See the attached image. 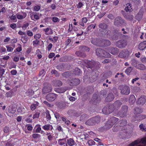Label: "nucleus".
Here are the masks:
<instances>
[{
	"mask_svg": "<svg viewBox=\"0 0 146 146\" xmlns=\"http://www.w3.org/2000/svg\"><path fill=\"white\" fill-rule=\"evenodd\" d=\"M118 120V119L114 117H112L109 119L104 126L106 130L108 129L115 123Z\"/></svg>",
	"mask_w": 146,
	"mask_h": 146,
	"instance_id": "obj_1",
	"label": "nucleus"
},
{
	"mask_svg": "<svg viewBox=\"0 0 146 146\" xmlns=\"http://www.w3.org/2000/svg\"><path fill=\"white\" fill-rule=\"evenodd\" d=\"M100 121V117L99 116H97L87 120L86 122L85 123L86 125H95L96 123H99Z\"/></svg>",
	"mask_w": 146,
	"mask_h": 146,
	"instance_id": "obj_2",
	"label": "nucleus"
},
{
	"mask_svg": "<svg viewBox=\"0 0 146 146\" xmlns=\"http://www.w3.org/2000/svg\"><path fill=\"white\" fill-rule=\"evenodd\" d=\"M96 50V54L98 56H104L106 57H110V54L109 53L101 48H97Z\"/></svg>",
	"mask_w": 146,
	"mask_h": 146,
	"instance_id": "obj_3",
	"label": "nucleus"
},
{
	"mask_svg": "<svg viewBox=\"0 0 146 146\" xmlns=\"http://www.w3.org/2000/svg\"><path fill=\"white\" fill-rule=\"evenodd\" d=\"M114 106L113 105H110L108 108L105 107L102 109L103 113L105 114H108L113 112Z\"/></svg>",
	"mask_w": 146,
	"mask_h": 146,
	"instance_id": "obj_4",
	"label": "nucleus"
},
{
	"mask_svg": "<svg viewBox=\"0 0 146 146\" xmlns=\"http://www.w3.org/2000/svg\"><path fill=\"white\" fill-rule=\"evenodd\" d=\"M119 89L121 91V93L123 94L128 95L130 93L129 88L127 86L121 85L119 86Z\"/></svg>",
	"mask_w": 146,
	"mask_h": 146,
	"instance_id": "obj_5",
	"label": "nucleus"
},
{
	"mask_svg": "<svg viewBox=\"0 0 146 146\" xmlns=\"http://www.w3.org/2000/svg\"><path fill=\"white\" fill-rule=\"evenodd\" d=\"M52 90V88L50 84L46 83L44 84V86L42 89L43 94H46L50 92Z\"/></svg>",
	"mask_w": 146,
	"mask_h": 146,
	"instance_id": "obj_6",
	"label": "nucleus"
},
{
	"mask_svg": "<svg viewBox=\"0 0 146 146\" xmlns=\"http://www.w3.org/2000/svg\"><path fill=\"white\" fill-rule=\"evenodd\" d=\"M128 111V107L127 106H122L121 111L119 113L117 112L116 114H119L121 116V117H123L125 116Z\"/></svg>",
	"mask_w": 146,
	"mask_h": 146,
	"instance_id": "obj_7",
	"label": "nucleus"
},
{
	"mask_svg": "<svg viewBox=\"0 0 146 146\" xmlns=\"http://www.w3.org/2000/svg\"><path fill=\"white\" fill-rule=\"evenodd\" d=\"M123 23V20L120 17H116L115 19L114 25L116 26L122 25Z\"/></svg>",
	"mask_w": 146,
	"mask_h": 146,
	"instance_id": "obj_8",
	"label": "nucleus"
},
{
	"mask_svg": "<svg viewBox=\"0 0 146 146\" xmlns=\"http://www.w3.org/2000/svg\"><path fill=\"white\" fill-rule=\"evenodd\" d=\"M105 35L107 37L111 38L113 40H117L118 37L117 36L115 35V36H112L111 35V33L109 30H106L104 32Z\"/></svg>",
	"mask_w": 146,
	"mask_h": 146,
	"instance_id": "obj_9",
	"label": "nucleus"
},
{
	"mask_svg": "<svg viewBox=\"0 0 146 146\" xmlns=\"http://www.w3.org/2000/svg\"><path fill=\"white\" fill-rule=\"evenodd\" d=\"M56 97V94L54 93H50L47 94L46 97V100L49 101L54 100Z\"/></svg>",
	"mask_w": 146,
	"mask_h": 146,
	"instance_id": "obj_10",
	"label": "nucleus"
},
{
	"mask_svg": "<svg viewBox=\"0 0 146 146\" xmlns=\"http://www.w3.org/2000/svg\"><path fill=\"white\" fill-rule=\"evenodd\" d=\"M112 105L114 106L113 111V112L115 113V114H116V113H117L118 109L121 105V103L119 101H117L115 102L114 104H112Z\"/></svg>",
	"mask_w": 146,
	"mask_h": 146,
	"instance_id": "obj_11",
	"label": "nucleus"
},
{
	"mask_svg": "<svg viewBox=\"0 0 146 146\" xmlns=\"http://www.w3.org/2000/svg\"><path fill=\"white\" fill-rule=\"evenodd\" d=\"M117 46L120 48H123L126 45V42L123 40H121L118 41L116 43Z\"/></svg>",
	"mask_w": 146,
	"mask_h": 146,
	"instance_id": "obj_12",
	"label": "nucleus"
},
{
	"mask_svg": "<svg viewBox=\"0 0 146 146\" xmlns=\"http://www.w3.org/2000/svg\"><path fill=\"white\" fill-rule=\"evenodd\" d=\"M102 41L99 39H97L96 38L92 39L91 41L92 43L94 45L101 46L102 45V44H101Z\"/></svg>",
	"mask_w": 146,
	"mask_h": 146,
	"instance_id": "obj_13",
	"label": "nucleus"
},
{
	"mask_svg": "<svg viewBox=\"0 0 146 146\" xmlns=\"http://www.w3.org/2000/svg\"><path fill=\"white\" fill-rule=\"evenodd\" d=\"M58 143L61 146H68L66 138L59 139L58 140Z\"/></svg>",
	"mask_w": 146,
	"mask_h": 146,
	"instance_id": "obj_14",
	"label": "nucleus"
},
{
	"mask_svg": "<svg viewBox=\"0 0 146 146\" xmlns=\"http://www.w3.org/2000/svg\"><path fill=\"white\" fill-rule=\"evenodd\" d=\"M146 102L145 98L142 96L139 98L137 101V103L138 104L142 105L144 104Z\"/></svg>",
	"mask_w": 146,
	"mask_h": 146,
	"instance_id": "obj_15",
	"label": "nucleus"
},
{
	"mask_svg": "<svg viewBox=\"0 0 146 146\" xmlns=\"http://www.w3.org/2000/svg\"><path fill=\"white\" fill-rule=\"evenodd\" d=\"M143 111V110L142 108L139 107H137L134 109L133 112L134 114L137 115L141 113Z\"/></svg>",
	"mask_w": 146,
	"mask_h": 146,
	"instance_id": "obj_16",
	"label": "nucleus"
},
{
	"mask_svg": "<svg viewBox=\"0 0 146 146\" xmlns=\"http://www.w3.org/2000/svg\"><path fill=\"white\" fill-rule=\"evenodd\" d=\"M138 47L141 50H143L146 48V41L141 42L139 45Z\"/></svg>",
	"mask_w": 146,
	"mask_h": 146,
	"instance_id": "obj_17",
	"label": "nucleus"
},
{
	"mask_svg": "<svg viewBox=\"0 0 146 146\" xmlns=\"http://www.w3.org/2000/svg\"><path fill=\"white\" fill-rule=\"evenodd\" d=\"M42 129L46 131L51 130L53 129V127L51 125L47 124L45 125L42 127Z\"/></svg>",
	"mask_w": 146,
	"mask_h": 146,
	"instance_id": "obj_18",
	"label": "nucleus"
},
{
	"mask_svg": "<svg viewBox=\"0 0 146 146\" xmlns=\"http://www.w3.org/2000/svg\"><path fill=\"white\" fill-rule=\"evenodd\" d=\"M17 18L19 20H21L25 18L27 16L25 13H23L22 15L17 14L16 15Z\"/></svg>",
	"mask_w": 146,
	"mask_h": 146,
	"instance_id": "obj_19",
	"label": "nucleus"
},
{
	"mask_svg": "<svg viewBox=\"0 0 146 146\" xmlns=\"http://www.w3.org/2000/svg\"><path fill=\"white\" fill-rule=\"evenodd\" d=\"M43 30L45 32V34L47 35H51L53 33L52 30L51 29L48 28L43 29Z\"/></svg>",
	"mask_w": 146,
	"mask_h": 146,
	"instance_id": "obj_20",
	"label": "nucleus"
},
{
	"mask_svg": "<svg viewBox=\"0 0 146 146\" xmlns=\"http://www.w3.org/2000/svg\"><path fill=\"white\" fill-rule=\"evenodd\" d=\"M67 90V89H66V88H56L55 89V91L56 92L59 93H61L64 92Z\"/></svg>",
	"mask_w": 146,
	"mask_h": 146,
	"instance_id": "obj_21",
	"label": "nucleus"
},
{
	"mask_svg": "<svg viewBox=\"0 0 146 146\" xmlns=\"http://www.w3.org/2000/svg\"><path fill=\"white\" fill-rule=\"evenodd\" d=\"M53 85L55 86H59L62 85V83L59 80H54L53 81Z\"/></svg>",
	"mask_w": 146,
	"mask_h": 146,
	"instance_id": "obj_22",
	"label": "nucleus"
},
{
	"mask_svg": "<svg viewBox=\"0 0 146 146\" xmlns=\"http://www.w3.org/2000/svg\"><path fill=\"white\" fill-rule=\"evenodd\" d=\"M109 52L113 54H116L118 52L117 48H112L109 49Z\"/></svg>",
	"mask_w": 146,
	"mask_h": 146,
	"instance_id": "obj_23",
	"label": "nucleus"
},
{
	"mask_svg": "<svg viewBox=\"0 0 146 146\" xmlns=\"http://www.w3.org/2000/svg\"><path fill=\"white\" fill-rule=\"evenodd\" d=\"M136 68L142 70H145L146 69V67L142 64H138L137 66H136Z\"/></svg>",
	"mask_w": 146,
	"mask_h": 146,
	"instance_id": "obj_24",
	"label": "nucleus"
},
{
	"mask_svg": "<svg viewBox=\"0 0 146 146\" xmlns=\"http://www.w3.org/2000/svg\"><path fill=\"white\" fill-rule=\"evenodd\" d=\"M74 141L72 138H70L66 141L67 144H68L70 146H73L74 144Z\"/></svg>",
	"mask_w": 146,
	"mask_h": 146,
	"instance_id": "obj_25",
	"label": "nucleus"
},
{
	"mask_svg": "<svg viewBox=\"0 0 146 146\" xmlns=\"http://www.w3.org/2000/svg\"><path fill=\"white\" fill-rule=\"evenodd\" d=\"M102 42L101 43L102 44L103 46H109L110 44V41L108 40H103L102 41H101Z\"/></svg>",
	"mask_w": 146,
	"mask_h": 146,
	"instance_id": "obj_26",
	"label": "nucleus"
},
{
	"mask_svg": "<svg viewBox=\"0 0 146 146\" xmlns=\"http://www.w3.org/2000/svg\"><path fill=\"white\" fill-rule=\"evenodd\" d=\"M99 27L100 28L102 29V30H104L103 31H105L107 28V25L105 23H102L99 25Z\"/></svg>",
	"mask_w": 146,
	"mask_h": 146,
	"instance_id": "obj_27",
	"label": "nucleus"
},
{
	"mask_svg": "<svg viewBox=\"0 0 146 146\" xmlns=\"http://www.w3.org/2000/svg\"><path fill=\"white\" fill-rule=\"evenodd\" d=\"M131 4L130 3H128L126 4V6L125 8V10L126 12H130L132 10L131 7Z\"/></svg>",
	"mask_w": 146,
	"mask_h": 146,
	"instance_id": "obj_28",
	"label": "nucleus"
},
{
	"mask_svg": "<svg viewBox=\"0 0 146 146\" xmlns=\"http://www.w3.org/2000/svg\"><path fill=\"white\" fill-rule=\"evenodd\" d=\"M60 118L63 121L65 122V123L67 125H69L70 124V121L69 120H67V119L66 117H61Z\"/></svg>",
	"mask_w": 146,
	"mask_h": 146,
	"instance_id": "obj_29",
	"label": "nucleus"
},
{
	"mask_svg": "<svg viewBox=\"0 0 146 146\" xmlns=\"http://www.w3.org/2000/svg\"><path fill=\"white\" fill-rule=\"evenodd\" d=\"M82 62H84V63L85 64H84L83 62L82 63V64L85 65L86 64L88 65L89 66L91 67L92 66V62L88 60H82Z\"/></svg>",
	"mask_w": 146,
	"mask_h": 146,
	"instance_id": "obj_30",
	"label": "nucleus"
},
{
	"mask_svg": "<svg viewBox=\"0 0 146 146\" xmlns=\"http://www.w3.org/2000/svg\"><path fill=\"white\" fill-rule=\"evenodd\" d=\"M114 96L112 93L109 94L106 98L107 100L109 101H112L114 99Z\"/></svg>",
	"mask_w": 146,
	"mask_h": 146,
	"instance_id": "obj_31",
	"label": "nucleus"
},
{
	"mask_svg": "<svg viewBox=\"0 0 146 146\" xmlns=\"http://www.w3.org/2000/svg\"><path fill=\"white\" fill-rule=\"evenodd\" d=\"M30 17L31 19L33 21H35V19L37 20L39 19L38 16L35 14L30 15Z\"/></svg>",
	"mask_w": 146,
	"mask_h": 146,
	"instance_id": "obj_32",
	"label": "nucleus"
},
{
	"mask_svg": "<svg viewBox=\"0 0 146 146\" xmlns=\"http://www.w3.org/2000/svg\"><path fill=\"white\" fill-rule=\"evenodd\" d=\"M38 103L37 102H35L34 104L31 105V110L33 111L35 110L36 108V107L38 106Z\"/></svg>",
	"mask_w": 146,
	"mask_h": 146,
	"instance_id": "obj_33",
	"label": "nucleus"
},
{
	"mask_svg": "<svg viewBox=\"0 0 146 146\" xmlns=\"http://www.w3.org/2000/svg\"><path fill=\"white\" fill-rule=\"evenodd\" d=\"M136 99L133 95L130 96L129 98V102L130 103H133L135 102Z\"/></svg>",
	"mask_w": 146,
	"mask_h": 146,
	"instance_id": "obj_34",
	"label": "nucleus"
},
{
	"mask_svg": "<svg viewBox=\"0 0 146 146\" xmlns=\"http://www.w3.org/2000/svg\"><path fill=\"white\" fill-rule=\"evenodd\" d=\"M35 128H36V129L35 130V132L36 133H39L40 132V131H41V129L40 127V125H36L35 126Z\"/></svg>",
	"mask_w": 146,
	"mask_h": 146,
	"instance_id": "obj_35",
	"label": "nucleus"
},
{
	"mask_svg": "<svg viewBox=\"0 0 146 146\" xmlns=\"http://www.w3.org/2000/svg\"><path fill=\"white\" fill-rule=\"evenodd\" d=\"M119 56L120 58H124L127 56V54L125 52H121L119 54Z\"/></svg>",
	"mask_w": 146,
	"mask_h": 146,
	"instance_id": "obj_36",
	"label": "nucleus"
},
{
	"mask_svg": "<svg viewBox=\"0 0 146 146\" xmlns=\"http://www.w3.org/2000/svg\"><path fill=\"white\" fill-rule=\"evenodd\" d=\"M58 37L57 36H55L53 38L50 37L49 38V40L52 42H56L58 40Z\"/></svg>",
	"mask_w": 146,
	"mask_h": 146,
	"instance_id": "obj_37",
	"label": "nucleus"
},
{
	"mask_svg": "<svg viewBox=\"0 0 146 146\" xmlns=\"http://www.w3.org/2000/svg\"><path fill=\"white\" fill-rule=\"evenodd\" d=\"M76 54L78 56L80 57H85V55L84 53L81 52L80 51H78L76 52Z\"/></svg>",
	"mask_w": 146,
	"mask_h": 146,
	"instance_id": "obj_38",
	"label": "nucleus"
},
{
	"mask_svg": "<svg viewBox=\"0 0 146 146\" xmlns=\"http://www.w3.org/2000/svg\"><path fill=\"white\" fill-rule=\"evenodd\" d=\"M17 111L19 113H23L25 111V109L22 107L19 108H18Z\"/></svg>",
	"mask_w": 146,
	"mask_h": 146,
	"instance_id": "obj_39",
	"label": "nucleus"
},
{
	"mask_svg": "<svg viewBox=\"0 0 146 146\" xmlns=\"http://www.w3.org/2000/svg\"><path fill=\"white\" fill-rule=\"evenodd\" d=\"M132 70L133 68L131 67H129L126 69L125 72L127 74L129 75Z\"/></svg>",
	"mask_w": 146,
	"mask_h": 146,
	"instance_id": "obj_40",
	"label": "nucleus"
},
{
	"mask_svg": "<svg viewBox=\"0 0 146 146\" xmlns=\"http://www.w3.org/2000/svg\"><path fill=\"white\" fill-rule=\"evenodd\" d=\"M36 54L38 59H40L42 57V56L41 54V52L39 49H37L36 50Z\"/></svg>",
	"mask_w": 146,
	"mask_h": 146,
	"instance_id": "obj_41",
	"label": "nucleus"
},
{
	"mask_svg": "<svg viewBox=\"0 0 146 146\" xmlns=\"http://www.w3.org/2000/svg\"><path fill=\"white\" fill-rule=\"evenodd\" d=\"M72 81L74 82L75 86L78 84L80 83V80L78 79H73V80H72Z\"/></svg>",
	"mask_w": 146,
	"mask_h": 146,
	"instance_id": "obj_42",
	"label": "nucleus"
},
{
	"mask_svg": "<svg viewBox=\"0 0 146 146\" xmlns=\"http://www.w3.org/2000/svg\"><path fill=\"white\" fill-rule=\"evenodd\" d=\"M81 73V70L80 69H78V68H76L74 72V74L76 75H79Z\"/></svg>",
	"mask_w": 146,
	"mask_h": 146,
	"instance_id": "obj_43",
	"label": "nucleus"
},
{
	"mask_svg": "<svg viewBox=\"0 0 146 146\" xmlns=\"http://www.w3.org/2000/svg\"><path fill=\"white\" fill-rule=\"evenodd\" d=\"M40 136V135L38 133L33 134L32 135V137L35 139L39 138Z\"/></svg>",
	"mask_w": 146,
	"mask_h": 146,
	"instance_id": "obj_44",
	"label": "nucleus"
},
{
	"mask_svg": "<svg viewBox=\"0 0 146 146\" xmlns=\"http://www.w3.org/2000/svg\"><path fill=\"white\" fill-rule=\"evenodd\" d=\"M39 42L40 41L39 40H37V39L36 40L33 41V45L34 46H37L38 45Z\"/></svg>",
	"mask_w": 146,
	"mask_h": 146,
	"instance_id": "obj_45",
	"label": "nucleus"
},
{
	"mask_svg": "<svg viewBox=\"0 0 146 146\" xmlns=\"http://www.w3.org/2000/svg\"><path fill=\"white\" fill-rule=\"evenodd\" d=\"M52 21L54 23L58 22L60 21V19L56 17H53L52 18Z\"/></svg>",
	"mask_w": 146,
	"mask_h": 146,
	"instance_id": "obj_46",
	"label": "nucleus"
},
{
	"mask_svg": "<svg viewBox=\"0 0 146 146\" xmlns=\"http://www.w3.org/2000/svg\"><path fill=\"white\" fill-rule=\"evenodd\" d=\"M51 73L52 74H54L56 77H58L59 76V74L55 70H52L51 72Z\"/></svg>",
	"mask_w": 146,
	"mask_h": 146,
	"instance_id": "obj_47",
	"label": "nucleus"
},
{
	"mask_svg": "<svg viewBox=\"0 0 146 146\" xmlns=\"http://www.w3.org/2000/svg\"><path fill=\"white\" fill-rule=\"evenodd\" d=\"M131 64L132 65L136 67V66H137V61L134 59L132 60Z\"/></svg>",
	"mask_w": 146,
	"mask_h": 146,
	"instance_id": "obj_48",
	"label": "nucleus"
},
{
	"mask_svg": "<svg viewBox=\"0 0 146 146\" xmlns=\"http://www.w3.org/2000/svg\"><path fill=\"white\" fill-rule=\"evenodd\" d=\"M34 38L36 40L39 39L41 36V35L39 33H38L35 35L34 36Z\"/></svg>",
	"mask_w": 146,
	"mask_h": 146,
	"instance_id": "obj_49",
	"label": "nucleus"
},
{
	"mask_svg": "<svg viewBox=\"0 0 146 146\" xmlns=\"http://www.w3.org/2000/svg\"><path fill=\"white\" fill-rule=\"evenodd\" d=\"M96 26V24L94 25L93 24H91L87 28V30L89 31L91 29L93 28V29H95Z\"/></svg>",
	"mask_w": 146,
	"mask_h": 146,
	"instance_id": "obj_50",
	"label": "nucleus"
},
{
	"mask_svg": "<svg viewBox=\"0 0 146 146\" xmlns=\"http://www.w3.org/2000/svg\"><path fill=\"white\" fill-rule=\"evenodd\" d=\"M40 115V113L38 112H36L33 115V119H35L36 118H38Z\"/></svg>",
	"mask_w": 146,
	"mask_h": 146,
	"instance_id": "obj_51",
	"label": "nucleus"
},
{
	"mask_svg": "<svg viewBox=\"0 0 146 146\" xmlns=\"http://www.w3.org/2000/svg\"><path fill=\"white\" fill-rule=\"evenodd\" d=\"M29 24L28 23H26L24 24L22 27V28L23 30H26L27 27L29 26Z\"/></svg>",
	"mask_w": 146,
	"mask_h": 146,
	"instance_id": "obj_52",
	"label": "nucleus"
},
{
	"mask_svg": "<svg viewBox=\"0 0 146 146\" xmlns=\"http://www.w3.org/2000/svg\"><path fill=\"white\" fill-rule=\"evenodd\" d=\"M6 47L7 49V50L9 52H11L13 50V48L11 46H6Z\"/></svg>",
	"mask_w": 146,
	"mask_h": 146,
	"instance_id": "obj_53",
	"label": "nucleus"
},
{
	"mask_svg": "<svg viewBox=\"0 0 146 146\" xmlns=\"http://www.w3.org/2000/svg\"><path fill=\"white\" fill-rule=\"evenodd\" d=\"M40 8V7L39 5L35 6L34 8V10L35 11H38L39 10Z\"/></svg>",
	"mask_w": 146,
	"mask_h": 146,
	"instance_id": "obj_54",
	"label": "nucleus"
},
{
	"mask_svg": "<svg viewBox=\"0 0 146 146\" xmlns=\"http://www.w3.org/2000/svg\"><path fill=\"white\" fill-rule=\"evenodd\" d=\"M95 142L92 140H89L88 141V143L89 145H94Z\"/></svg>",
	"mask_w": 146,
	"mask_h": 146,
	"instance_id": "obj_55",
	"label": "nucleus"
},
{
	"mask_svg": "<svg viewBox=\"0 0 146 146\" xmlns=\"http://www.w3.org/2000/svg\"><path fill=\"white\" fill-rule=\"evenodd\" d=\"M27 129L29 131H31L33 129V127L31 125L28 124L26 125Z\"/></svg>",
	"mask_w": 146,
	"mask_h": 146,
	"instance_id": "obj_56",
	"label": "nucleus"
},
{
	"mask_svg": "<svg viewBox=\"0 0 146 146\" xmlns=\"http://www.w3.org/2000/svg\"><path fill=\"white\" fill-rule=\"evenodd\" d=\"M18 45L19 46L17 48L16 50L17 52H19L21 51L22 50V46L20 44H19Z\"/></svg>",
	"mask_w": 146,
	"mask_h": 146,
	"instance_id": "obj_57",
	"label": "nucleus"
},
{
	"mask_svg": "<svg viewBox=\"0 0 146 146\" xmlns=\"http://www.w3.org/2000/svg\"><path fill=\"white\" fill-rule=\"evenodd\" d=\"M46 117L48 120H50L51 119V117L50 114H49V111H46Z\"/></svg>",
	"mask_w": 146,
	"mask_h": 146,
	"instance_id": "obj_58",
	"label": "nucleus"
},
{
	"mask_svg": "<svg viewBox=\"0 0 146 146\" xmlns=\"http://www.w3.org/2000/svg\"><path fill=\"white\" fill-rule=\"evenodd\" d=\"M10 73L11 75L14 76L17 74V72L16 70H13L11 71Z\"/></svg>",
	"mask_w": 146,
	"mask_h": 146,
	"instance_id": "obj_59",
	"label": "nucleus"
},
{
	"mask_svg": "<svg viewBox=\"0 0 146 146\" xmlns=\"http://www.w3.org/2000/svg\"><path fill=\"white\" fill-rule=\"evenodd\" d=\"M10 18L12 21H17L16 16L15 15H12L11 17H10Z\"/></svg>",
	"mask_w": 146,
	"mask_h": 146,
	"instance_id": "obj_60",
	"label": "nucleus"
},
{
	"mask_svg": "<svg viewBox=\"0 0 146 146\" xmlns=\"http://www.w3.org/2000/svg\"><path fill=\"white\" fill-rule=\"evenodd\" d=\"M132 120L133 121L140 120V118H139V115L138 116H136L135 117H133Z\"/></svg>",
	"mask_w": 146,
	"mask_h": 146,
	"instance_id": "obj_61",
	"label": "nucleus"
},
{
	"mask_svg": "<svg viewBox=\"0 0 146 146\" xmlns=\"http://www.w3.org/2000/svg\"><path fill=\"white\" fill-rule=\"evenodd\" d=\"M27 35L30 36H32L33 35V33L30 30H28L27 31Z\"/></svg>",
	"mask_w": 146,
	"mask_h": 146,
	"instance_id": "obj_62",
	"label": "nucleus"
},
{
	"mask_svg": "<svg viewBox=\"0 0 146 146\" xmlns=\"http://www.w3.org/2000/svg\"><path fill=\"white\" fill-rule=\"evenodd\" d=\"M5 70L3 68L1 69H0V76H2L4 74Z\"/></svg>",
	"mask_w": 146,
	"mask_h": 146,
	"instance_id": "obj_63",
	"label": "nucleus"
},
{
	"mask_svg": "<svg viewBox=\"0 0 146 146\" xmlns=\"http://www.w3.org/2000/svg\"><path fill=\"white\" fill-rule=\"evenodd\" d=\"M10 27L14 29L16 27V25L15 23H12L10 25Z\"/></svg>",
	"mask_w": 146,
	"mask_h": 146,
	"instance_id": "obj_64",
	"label": "nucleus"
}]
</instances>
